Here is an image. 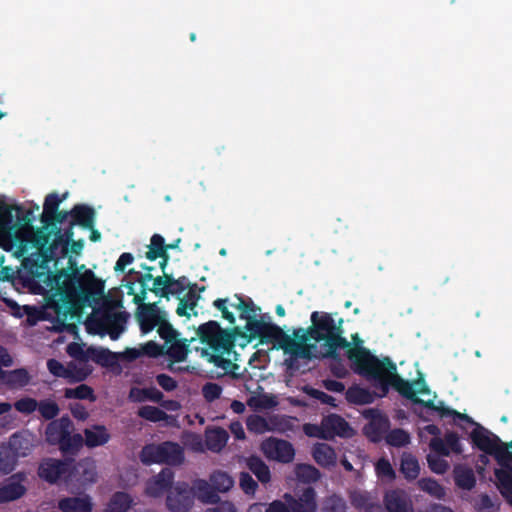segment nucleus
<instances>
[{"mask_svg": "<svg viewBox=\"0 0 512 512\" xmlns=\"http://www.w3.org/2000/svg\"><path fill=\"white\" fill-rule=\"evenodd\" d=\"M350 500L354 508L365 511L374 498L368 492L355 491L351 494Z\"/></svg>", "mask_w": 512, "mask_h": 512, "instance_id": "obj_53", "label": "nucleus"}, {"mask_svg": "<svg viewBox=\"0 0 512 512\" xmlns=\"http://www.w3.org/2000/svg\"><path fill=\"white\" fill-rule=\"evenodd\" d=\"M47 368H48L49 372L56 377H61V378L66 379L73 375V369H71V367H69V365L66 367L56 359H49L47 361Z\"/></svg>", "mask_w": 512, "mask_h": 512, "instance_id": "obj_56", "label": "nucleus"}, {"mask_svg": "<svg viewBox=\"0 0 512 512\" xmlns=\"http://www.w3.org/2000/svg\"><path fill=\"white\" fill-rule=\"evenodd\" d=\"M248 469L256 476L259 482L266 484L271 479V473L266 463L258 456L252 455L247 458Z\"/></svg>", "mask_w": 512, "mask_h": 512, "instance_id": "obj_38", "label": "nucleus"}, {"mask_svg": "<svg viewBox=\"0 0 512 512\" xmlns=\"http://www.w3.org/2000/svg\"><path fill=\"white\" fill-rule=\"evenodd\" d=\"M399 470L407 481L416 480L420 474L418 459L410 452H403Z\"/></svg>", "mask_w": 512, "mask_h": 512, "instance_id": "obj_33", "label": "nucleus"}, {"mask_svg": "<svg viewBox=\"0 0 512 512\" xmlns=\"http://www.w3.org/2000/svg\"><path fill=\"white\" fill-rule=\"evenodd\" d=\"M310 319L308 335L316 342H324L325 351L322 358L338 357V349H347L348 352L355 348L343 337V319L336 322L330 313L319 311L312 312Z\"/></svg>", "mask_w": 512, "mask_h": 512, "instance_id": "obj_3", "label": "nucleus"}, {"mask_svg": "<svg viewBox=\"0 0 512 512\" xmlns=\"http://www.w3.org/2000/svg\"><path fill=\"white\" fill-rule=\"evenodd\" d=\"M136 318L142 334H147L160 324L165 318V313L161 312L155 303L142 304L138 307Z\"/></svg>", "mask_w": 512, "mask_h": 512, "instance_id": "obj_13", "label": "nucleus"}, {"mask_svg": "<svg viewBox=\"0 0 512 512\" xmlns=\"http://www.w3.org/2000/svg\"><path fill=\"white\" fill-rule=\"evenodd\" d=\"M9 452L17 459L27 456L33 448L31 435L26 432H16L9 438Z\"/></svg>", "mask_w": 512, "mask_h": 512, "instance_id": "obj_22", "label": "nucleus"}, {"mask_svg": "<svg viewBox=\"0 0 512 512\" xmlns=\"http://www.w3.org/2000/svg\"><path fill=\"white\" fill-rule=\"evenodd\" d=\"M387 444L393 447H404L410 443V434L401 428L391 430L385 438Z\"/></svg>", "mask_w": 512, "mask_h": 512, "instance_id": "obj_49", "label": "nucleus"}, {"mask_svg": "<svg viewBox=\"0 0 512 512\" xmlns=\"http://www.w3.org/2000/svg\"><path fill=\"white\" fill-rule=\"evenodd\" d=\"M261 450L268 459L281 463H290L295 456L294 447L289 441L274 437L264 440Z\"/></svg>", "mask_w": 512, "mask_h": 512, "instance_id": "obj_10", "label": "nucleus"}, {"mask_svg": "<svg viewBox=\"0 0 512 512\" xmlns=\"http://www.w3.org/2000/svg\"><path fill=\"white\" fill-rule=\"evenodd\" d=\"M66 194L63 195L62 198L58 196L57 193H50L45 197L43 204V213L41 218H48L51 214H55L57 212L60 203L64 200Z\"/></svg>", "mask_w": 512, "mask_h": 512, "instance_id": "obj_51", "label": "nucleus"}, {"mask_svg": "<svg viewBox=\"0 0 512 512\" xmlns=\"http://www.w3.org/2000/svg\"><path fill=\"white\" fill-rule=\"evenodd\" d=\"M64 397L66 399L95 400L93 389L86 384H80L76 388H66L64 390Z\"/></svg>", "mask_w": 512, "mask_h": 512, "instance_id": "obj_47", "label": "nucleus"}, {"mask_svg": "<svg viewBox=\"0 0 512 512\" xmlns=\"http://www.w3.org/2000/svg\"><path fill=\"white\" fill-rule=\"evenodd\" d=\"M129 275H135V280L140 284V291L139 293H135L134 289V282H128L125 286L128 289L129 295H134L133 302L139 306L142 304H145L144 301L147 297V292L150 290L147 287V282L151 281L153 279L152 273H144L141 274L140 272L135 271L134 269H130L128 271Z\"/></svg>", "mask_w": 512, "mask_h": 512, "instance_id": "obj_21", "label": "nucleus"}, {"mask_svg": "<svg viewBox=\"0 0 512 512\" xmlns=\"http://www.w3.org/2000/svg\"><path fill=\"white\" fill-rule=\"evenodd\" d=\"M494 456L497 463L507 469L512 464V452L507 449V446H503L500 443L495 448V451L491 453Z\"/></svg>", "mask_w": 512, "mask_h": 512, "instance_id": "obj_55", "label": "nucleus"}, {"mask_svg": "<svg viewBox=\"0 0 512 512\" xmlns=\"http://www.w3.org/2000/svg\"><path fill=\"white\" fill-rule=\"evenodd\" d=\"M33 244L46 262L57 259L59 255L65 256L69 250V245L61 236V229H37L33 237Z\"/></svg>", "mask_w": 512, "mask_h": 512, "instance_id": "obj_7", "label": "nucleus"}, {"mask_svg": "<svg viewBox=\"0 0 512 512\" xmlns=\"http://www.w3.org/2000/svg\"><path fill=\"white\" fill-rule=\"evenodd\" d=\"M427 463L430 470L436 474H444L449 469V464L446 460L441 458L439 455H431L427 456Z\"/></svg>", "mask_w": 512, "mask_h": 512, "instance_id": "obj_62", "label": "nucleus"}, {"mask_svg": "<svg viewBox=\"0 0 512 512\" xmlns=\"http://www.w3.org/2000/svg\"><path fill=\"white\" fill-rule=\"evenodd\" d=\"M62 512H92V502L88 495L83 497H66L58 502Z\"/></svg>", "mask_w": 512, "mask_h": 512, "instance_id": "obj_26", "label": "nucleus"}, {"mask_svg": "<svg viewBox=\"0 0 512 512\" xmlns=\"http://www.w3.org/2000/svg\"><path fill=\"white\" fill-rule=\"evenodd\" d=\"M129 315L126 312L114 311L113 307L104 304L95 309L88 317L86 326L89 332L107 333L112 340H117L125 329Z\"/></svg>", "mask_w": 512, "mask_h": 512, "instance_id": "obj_4", "label": "nucleus"}, {"mask_svg": "<svg viewBox=\"0 0 512 512\" xmlns=\"http://www.w3.org/2000/svg\"><path fill=\"white\" fill-rule=\"evenodd\" d=\"M13 365V358L7 349L0 345V381L9 388H22L29 384L31 376L25 368H17L6 371L3 367Z\"/></svg>", "mask_w": 512, "mask_h": 512, "instance_id": "obj_8", "label": "nucleus"}, {"mask_svg": "<svg viewBox=\"0 0 512 512\" xmlns=\"http://www.w3.org/2000/svg\"><path fill=\"white\" fill-rule=\"evenodd\" d=\"M193 493V499L197 498L203 503L207 504H216L219 502L220 497L216 493L214 487L211 482L204 479H197L193 482V485L190 487Z\"/></svg>", "mask_w": 512, "mask_h": 512, "instance_id": "obj_24", "label": "nucleus"}, {"mask_svg": "<svg viewBox=\"0 0 512 512\" xmlns=\"http://www.w3.org/2000/svg\"><path fill=\"white\" fill-rule=\"evenodd\" d=\"M453 474L457 487L463 490H471L475 487L476 478L471 468L459 465L454 468Z\"/></svg>", "mask_w": 512, "mask_h": 512, "instance_id": "obj_39", "label": "nucleus"}, {"mask_svg": "<svg viewBox=\"0 0 512 512\" xmlns=\"http://www.w3.org/2000/svg\"><path fill=\"white\" fill-rule=\"evenodd\" d=\"M284 499L291 512H316V492L312 487L305 488L298 498L286 493Z\"/></svg>", "mask_w": 512, "mask_h": 512, "instance_id": "obj_16", "label": "nucleus"}, {"mask_svg": "<svg viewBox=\"0 0 512 512\" xmlns=\"http://www.w3.org/2000/svg\"><path fill=\"white\" fill-rule=\"evenodd\" d=\"M139 458L144 465L168 464L175 466L183 463L184 451L178 443L172 441L160 444L150 443L142 447Z\"/></svg>", "mask_w": 512, "mask_h": 512, "instance_id": "obj_5", "label": "nucleus"}, {"mask_svg": "<svg viewBox=\"0 0 512 512\" xmlns=\"http://www.w3.org/2000/svg\"><path fill=\"white\" fill-rule=\"evenodd\" d=\"M137 414L140 418L154 423L165 421L168 418V415L165 411L151 405L140 407Z\"/></svg>", "mask_w": 512, "mask_h": 512, "instance_id": "obj_46", "label": "nucleus"}, {"mask_svg": "<svg viewBox=\"0 0 512 512\" xmlns=\"http://www.w3.org/2000/svg\"><path fill=\"white\" fill-rule=\"evenodd\" d=\"M237 303H232L231 307L240 311V318L246 320L247 318L256 315V306L251 298L245 299L240 295H235Z\"/></svg>", "mask_w": 512, "mask_h": 512, "instance_id": "obj_48", "label": "nucleus"}, {"mask_svg": "<svg viewBox=\"0 0 512 512\" xmlns=\"http://www.w3.org/2000/svg\"><path fill=\"white\" fill-rule=\"evenodd\" d=\"M25 492L26 488L19 481H9L0 487V504L19 499Z\"/></svg>", "mask_w": 512, "mask_h": 512, "instance_id": "obj_40", "label": "nucleus"}, {"mask_svg": "<svg viewBox=\"0 0 512 512\" xmlns=\"http://www.w3.org/2000/svg\"><path fill=\"white\" fill-rule=\"evenodd\" d=\"M222 329L217 321H208L201 324L197 329V336L203 344L209 346L212 352L230 353L235 346V333Z\"/></svg>", "mask_w": 512, "mask_h": 512, "instance_id": "obj_6", "label": "nucleus"}, {"mask_svg": "<svg viewBox=\"0 0 512 512\" xmlns=\"http://www.w3.org/2000/svg\"><path fill=\"white\" fill-rule=\"evenodd\" d=\"M324 433L322 439L331 440L335 436L349 437L351 435V427L349 423L338 414H330L322 420Z\"/></svg>", "mask_w": 512, "mask_h": 512, "instance_id": "obj_18", "label": "nucleus"}, {"mask_svg": "<svg viewBox=\"0 0 512 512\" xmlns=\"http://www.w3.org/2000/svg\"><path fill=\"white\" fill-rule=\"evenodd\" d=\"M312 455L317 464L322 467H329L336 462L334 449L326 443H318L313 447Z\"/></svg>", "mask_w": 512, "mask_h": 512, "instance_id": "obj_37", "label": "nucleus"}, {"mask_svg": "<svg viewBox=\"0 0 512 512\" xmlns=\"http://www.w3.org/2000/svg\"><path fill=\"white\" fill-rule=\"evenodd\" d=\"M314 347V345L308 343H296V340L291 336L286 337V341L281 343V348H283L285 352H289L296 359H311L313 357L311 350Z\"/></svg>", "mask_w": 512, "mask_h": 512, "instance_id": "obj_36", "label": "nucleus"}, {"mask_svg": "<svg viewBox=\"0 0 512 512\" xmlns=\"http://www.w3.org/2000/svg\"><path fill=\"white\" fill-rule=\"evenodd\" d=\"M163 393L158 390L156 387H145V388H137L133 387L130 389L129 398L133 402H145L152 401L155 403H161L163 400Z\"/></svg>", "mask_w": 512, "mask_h": 512, "instance_id": "obj_30", "label": "nucleus"}, {"mask_svg": "<svg viewBox=\"0 0 512 512\" xmlns=\"http://www.w3.org/2000/svg\"><path fill=\"white\" fill-rule=\"evenodd\" d=\"M198 284L193 283L190 288L188 289L187 293L183 298L179 299V304L176 309V313L180 317H190V314L188 313V309L193 311L195 307L197 306V303L200 299V295L197 292Z\"/></svg>", "mask_w": 512, "mask_h": 512, "instance_id": "obj_31", "label": "nucleus"}, {"mask_svg": "<svg viewBox=\"0 0 512 512\" xmlns=\"http://www.w3.org/2000/svg\"><path fill=\"white\" fill-rule=\"evenodd\" d=\"M68 216H70V212L57 210L55 214H51L47 219L41 218V222L43 224L42 228H46L47 230L60 229L59 227H57V225L64 223L67 220Z\"/></svg>", "mask_w": 512, "mask_h": 512, "instance_id": "obj_54", "label": "nucleus"}, {"mask_svg": "<svg viewBox=\"0 0 512 512\" xmlns=\"http://www.w3.org/2000/svg\"><path fill=\"white\" fill-rule=\"evenodd\" d=\"M375 471L379 478L394 480L396 478L395 470L393 469L390 461L386 458H380L375 464Z\"/></svg>", "mask_w": 512, "mask_h": 512, "instance_id": "obj_52", "label": "nucleus"}, {"mask_svg": "<svg viewBox=\"0 0 512 512\" xmlns=\"http://www.w3.org/2000/svg\"><path fill=\"white\" fill-rule=\"evenodd\" d=\"M247 428L251 432L258 434L265 433L269 430L268 422L260 415H252L247 419Z\"/></svg>", "mask_w": 512, "mask_h": 512, "instance_id": "obj_60", "label": "nucleus"}, {"mask_svg": "<svg viewBox=\"0 0 512 512\" xmlns=\"http://www.w3.org/2000/svg\"><path fill=\"white\" fill-rule=\"evenodd\" d=\"M174 482V471L171 468H163L156 476L151 478L145 488V493L148 496L157 498L162 496L165 492L172 490Z\"/></svg>", "mask_w": 512, "mask_h": 512, "instance_id": "obj_14", "label": "nucleus"}, {"mask_svg": "<svg viewBox=\"0 0 512 512\" xmlns=\"http://www.w3.org/2000/svg\"><path fill=\"white\" fill-rule=\"evenodd\" d=\"M202 394L207 402H213L220 398L222 387L217 383L207 382L202 387Z\"/></svg>", "mask_w": 512, "mask_h": 512, "instance_id": "obj_64", "label": "nucleus"}, {"mask_svg": "<svg viewBox=\"0 0 512 512\" xmlns=\"http://www.w3.org/2000/svg\"><path fill=\"white\" fill-rule=\"evenodd\" d=\"M84 445L83 436L79 433L71 434L64 437L63 441L59 443V449L64 455H76Z\"/></svg>", "mask_w": 512, "mask_h": 512, "instance_id": "obj_41", "label": "nucleus"}, {"mask_svg": "<svg viewBox=\"0 0 512 512\" xmlns=\"http://www.w3.org/2000/svg\"><path fill=\"white\" fill-rule=\"evenodd\" d=\"M189 351V341L176 338L167 345L164 354L168 356L172 363H178L186 360Z\"/></svg>", "mask_w": 512, "mask_h": 512, "instance_id": "obj_34", "label": "nucleus"}, {"mask_svg": "<svg viewBox=\"0 0 512 512\" xmlns=\"http://www.w3.org/2000/svg\"><path fill=\"white\" fill-rule=\"evenodd\" d=\"M264 322L265 321L263 319H257L256 315L246 319L245 329L248 332L250 339H258Z\"/></svg>", "mask_w": 512, "mask_h": 512, "instance_id": "obj_63", "label": "nucleus"}, {"mask_svg": "<svg viewBox=\"0 0 512 512\" xmlns=\"http://www.w3.org/2000/svg\"><path fill=\"white\" fill-rule=\"evenodd\" d=\"M495 476L499 482V490L502 496L508 501L512 502V476L506 470L498 469L495 471Z\"/></svg>", "mask_w": 512, "mask_h": 512, "instance_id": "obj_45", "label": "nucleus"}, {"mask_svg": "<svg viewBox=\"0 0 512 512\" xmlns=\"http://www.w3.org/2000/svg\"><path fill=\"white\" fill-rule=\"evenodd\" d=\"M71 470L70 460H58L48 458L42 461L38 469L41 479L50 484L56 483L59 479L69 482V471Z\"/></svg>", "mask_w": 512, "mask_h": 512, "instance_id": "obj_11", "label": "nucleus"}, {"mask_svg": "<svg viewBox=\"0 0 512 512\" xmlns=\"http://www.w3.org/2000/svg\"><path fill=\"white\" fill-rule=\"evenodd\" d=\"M376 394L359 385H352L345 391V399L349 404L366 405L374 402Z\"/></svg>", "mask_w": 512, "mask_h": 512, "instance_id": "obj_28", "label": "nucleus"}, {"mask_svg": "<svg viewBox=\"0 0 512 512\" xmlns=\"http://www.w3.org/2000/svg\"><path fill=\"white\" fill-rule=\"evenodd\" d=\"M71 225H79L84 229H92L95 225V210L85 204L75 205L71 211Z\"/></svg>", "mask_w": 512, "mask_h": 512, "instance_id": "obj_20", "label": "nucleus"}, {"mask_svg": "<svg viewBox=\"0 0 512 512\" xmlns=\"http://www.w3.org/2000/svg\"><path fill=\"white\" fill-rule=\"evenodd\" d=\"M73 429V422L68 416L50 421L45 429V439L50 445H59Z\"/></svg>", "mask_w": 512, "mask_h": 512, "instance_id": "obj_19", "label": "nucleus"}, {"mask_svg": "<svg viewBox=\"0 0 512 512\" xmlns=\"http://www.w3.org/2000/svg\"><path fill=\"white\" fill-rule=\"evenodd\" d=\"M14 408L19 413L30 415L37 410L38 401L31 397H23L14 402Z\"/></svg>", "mask_w": 512, "mask_h": 512, "instance_id": "obj_58", "label": "nucleus"}, {"mask_svg": "<svg viewBox=\"0 0 512 512\" xmlns=\"http://www.w3.org/2000/svg\"><path fill=\"white\" fill-rule=\"evenodd\" d=\"M383 504L387 512H414L410 496L402 489L388 490L384 494Z\"/></svg>", "mask_w": 512, "mask_h": 512, "instance_id": "obj_15", "label": "nucleus"}, {"mask_svg": "<svg viewBox=\"0 0 512 512\" xmlns=\"http://www.w3.org/2000/svg\"><path fill=\"white\" fill-rule=\"evenodd\" d=\"M346 356L352 363L353 371L372 382L374 387L381 391L378 397H385L390 386L412 402L418 394L430 393L422 374L414 381L403 379L397 373L396 364L389 357L380 360L369 349L362 346L349 350Z\"/></svg>", "mask_w": 512, "mask_h": 512, "instance_id": "obj_2", "label": "nucleus"}, {"mask_svg": "<svg viewBox=\"0 0 512 512\" xmlns=\"http://www.w3.org/2000/svg\"><path fill=\"white\" fill-rule=\"evenodd\" d=\"M71 462V470L69 471V482H77L81 486L92 484L97 480V472L94 461L83 459L75 463Z\"/></svg>", "mask_w": 512, "mask_h": 512, "instance_id": "obj_12", "label": "nucleus"}, {"mask_svg": "<svg viewBox=\"0 0 512 512\" xmlns=\"http://www.w3.org/2000/svg\"><path fill=\"white\" fill-rule=\"evenodd\" d=\"M347 505L343 498L332 495L323 503V512H346Z\"/></svg>", "mask_w": 512, "mask_h": 512, "instance_id": "obj_59", "label": "nucleus"}, {"mask_svg": "<svg viewBox=\"0 0 512 512\" xmlns=\"http://www.w3.org/2000/svg\"><path fill=\"white\" fill-rule=\"evenodd\" d=\"M38 404L37 410L45 420H55L54 418L57 417L60 412L58 404L51 399L41 400Z\"/></svg>", "mask_w": 512, "mask_h": 512, "instance_id": "obj_50", "label": "nucleus"}, {"mask_svg": "<svg viewBox=\"0 0 512 512\" xmlns=\"http://www.w3.org/2000/svg\"><path fill=\"white\" fill-rule=\"evenodd\" d=\"M89 360L102 367H111L117 363L118 355L107 348L88 347Z\"/></svg>", "mask_w": 512, "mask_h": 512, "instance_id": "obj_35", "label": "nucleus"}, {"mask_svg": "<svg viewBox=\"0 0 512 512\" xmlns=\"http://www.w3.org/2000/svg\"><path fill=\"white\" fill-rule=\"evenodd\" d=\"M44 282L51 293L45 296L41 309H34L36 318L63 326L69 315L80 314L85 306L97 304L104 295V282L90 269L83 273L76 267L48 272Z\"/></svg>", "mask_w": 512, "mask_h": 512, "instance_id": "obj_1", "label": "nucleus"}, {"mask_svg": "<svg viewBox=\"0 0 512 512\" xmlns=\"http://www.w3.org/2000/svg\"><path fill=\"white\" fill-rule=\"evenodd\" d=\"M83 433L84 444L88 448L103 446L111 439V434L104 425L95 424L90 428H85Z\"/></svg>", "mask_w": 512, "mask_h": 512, "instance_id": "obj_23", "label": "nucleus"}, {"mask_svg": "<svg viewBox=\"0 0 512 512\" xmlns=\"http://www.w3.org/2000/svg\"><path fill=\"white\" fill-rule=\"evenodd\" d=\"M470 439L477 449L488 455H491L498 443H501L497 435L491 433L478 423L475 424V428L470 433Z\"/></svg>", "mask_w": 512, "mask_h": 512, "instance_id": "obj_17", "label": "nucleus"}, {"mask_svg": "<svg viewBox=\"0 0 512 512\" xmlns=\"http://www.w3.org/2000/svg\"><path fill=\"white\" fill-rule=\"evenodd\" d=\"M193 504V493L186 482H177L166 497V506L170 512H188Z\"/></svg>", "mask_w": 512, "mask_h": 512, "instance_id": "obj_9", "label": "nucleus"}, {"mask_svg": "<svg viewBox=\"0 0 512 512\" xmlns=\"http://www.w3.org/2000/svg\"><path fill=\"white\" fill-rule=\"evenodd\" d=\"M157 327V332L159 336L165 341L166 345H168L171 341L175 340L179 336L178 331L174 329V327L166 320V318H164Z\"/></svg>", "mask_w": 512, "mask_h": 512, "instance_id": "obj_57", "label": "nucleus"}, {"mask_svg": "<svg viewBox=\"0 0 512 512\" xmlns=\"http://www.w3.org/2000/svg\"><path fill=\"white\" fill-rule=\"evenodd\" d=\"M225 354L226 353L222 352H213L211 354L207 353L208 361L213 363L216 367L221 368L225 375H228L236 380L244 379V372H238L239 365L225 358Z\"/></svg>", "mask_w": 512, "mask_h": 512, "instance_id": "obj_25", "label": "nucleus"}, {"mask_svg": "<svg viewBox=\"0 0 512 512\" xmlns=\"http://www.w3.org/2000/svg\"><path fill=\"white\" fill-rule=\"evenodd\" d=\"M131 504V496L126 492L119 491L112 495L104 512H127Z\"/></svg>", "mask_w": 512, "mask_h": 512, "instance_id": "obj_42", "label": "nucleus"}, {"mask_svg": "<svg viewBox=\"0 0 512 512\" xmlns=\"http://www.w3.org/2000/svg\"><path fill=\"white\" fill-rule=\"evenodd\" d=\"M228 439V432L221 427L208 429L205 432L206 446L213 452H220L226 446Z\"/></svg>", "mask_w": 512, "mask_h": 512, "instance_id": "obj_29", "label": "nucleus"}, {"mask_svg": "<svg viewBox=\"0 0 512 512\" xmlns=\"http://www.w3.org/2000/svg\"><path fill=\"white\" fill-rule=\"evenodd\" d=\"M366 418H370V423L365 426V433L370 435L375 434L374 441L381 435L383 428L388 424L387 418H385L378 409L370 408L364 412Z\"/></svg>", "mask_w": 512, "mask_h": 512, "instance_id": "obj_32", "label": "nucleus"}, {"mask_svg": "<svg viewBox=\"0 0 512 512\" xmlns=\"http://www.w3.org/2000/svg\"><path fill=\"white\" fill-rule=\"evenodd\" d=\"M286 334L281 327L270 322H264L261 333L258 337L260 343H277L281 347V343L286 341Z\"/></svg>", "mask_w": 512, "mask_h": 512, "instance_id": "obj_27", "label": "nucleus"}, {"mask_svg": "<svg viewBox=\"0 0 512 512\" xmlns=\"http://www.w3.org/2000/svg\"><path fill=\"white\" fill-rule=\"evenodd\" d=\"M304 391L308 396H310L313 399L319 400L322 404H326L331 407L337 406L336 399L333 396L321 390H318L313 387H305Z\"/></svg>", "mask_w": 512, "mask_h": 512, "instance_id": "obj_61", "label": "nucleus"}, {"mask_svg": "<svg viewBox=\"0 0 512 512\" xmlns=\"http://www.w3.org/2000/svg\"><path fill=\"white\" fill-rule=\"evenodd\" d=\"M210 482L217 494L219 492L229 491L234 485L233 478L228 473L223 471L213 472L210 475Z\"/></svg>", "mask_w": 512, "mask_h": 512, "instance_id": "obj_44", "label": "nucleus"}, {"mask_svg": "<svg viewBox=\"0 0 512 512\" xmlns=\"http://www.w3.org/2000/svg\"><path fill=\"white\" fill-rule=\"evenodd\" d=\"M418 488L436 499H443L445 497V489L434 478L426 477L421 478L417 482Z\"/></svg>", "mask_w": 512, "mask_h": 512, "instance_id": "obj_43", "label": "nucleus"}]
</instances>
